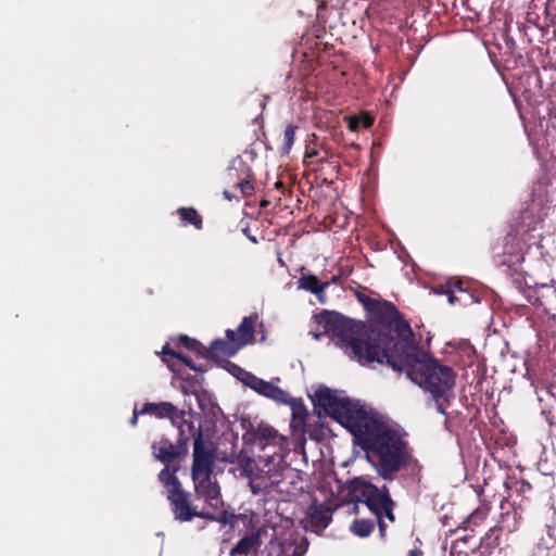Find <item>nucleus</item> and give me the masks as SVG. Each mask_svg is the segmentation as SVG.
<instances>
[{"mask_svg":"<svg viewBox=\"0 0 556 556\" xmlns=\"http://www.w3.org/2000/svg\"><path fill=\"white\" fill-rule=\"evenodd\" d=\"M173 426L176 427L178 430V434L176 438L177 447L182 450L184 452H186V454L188 455L189 441L191 438H193V442H194L198 434L199 433L202 434L201 427H199L197 429L193 421L187 420L185 418V416L181 418H178L176 424Z\"/></svg>","mask_w":556,"mask_h":556,"instance_id":"15","label":"nucleus"},{"mask_svg":"<svg viewBox=\"0 0 556 556\" xmlns=\"http://www.w3.org/2000/svg\"><path fill=\"white\" fill-rule=\"evenodd\" d=\"M357 300L363 304L364 308L368 314L372 311V308L379 301L363 293H357Z\"/></svg>","mask_w":556,"mask_h":556,"instance_id":"32","label":"nucleus"},{"mask_svg":"<svg viewBox=\"0 0 556 556\" xmlns=\"http://www.w3.org/2000/svg\"><path fill=\"white\" fill-rule=\"evenodd\" d=\"M153 457L164 464V468H168L169 472H177L180 470L179 460L187 456L186 452L177 447V443H173L169 438L161 435L151 445Z\"/></svg>","mask_w":556,"mask_h":556,"instance_id":"10","label":"nucleus"},{"mask_svg":"<svg viewBox=\"0 0 556 556\" xmlns=\"http://www.w3.org/2000/svg\"><path fill=\"white\" fill-rule=\"evenodd\" d=\"M276 188H282L283 187V184L281 181H277L275 184Z\"/></svg>","mask_w":556,"mask_h":556,"instance_id":"43","label":"nucleus"},{"mask_svg":"<svg viewBox=\"0 0 556 556\" xmlns=\"http://www.w3.org/2000/svg\"><path fill=\"white\" fill-rule=\"evenodd\" d=\"M140 414L154 415L157 418H169L172 425H175L178 418L186 415L185 410L178 409L169 402L146 403L142 406Z\"/></svg>","mask_w":556,"mask_h":556,"instance_id":"14","label":"nucleus"},{"mask_svg":"<svg viewBox=\"0 0 556 556\" xmlns=\"http://www.w3.org/2000/svg\"><path fill=\"white\" fill-rule=\"evenodd\" d=\"M517 485H518L517 492L521 495L530 492L532 489V485L528 481H525V480L517 482Z\"/></svg>","mask_w":556,"mask_h":556,"instance_id":"35","label":"nucleus"},{"mask_svg":"<svg viewBox=\"0 0 556 556\" xmlns=\"http://www.w3.org/2000/svg\"><path fill=\"white\" fill-rule=\"evenodd\" d=\"M433 400L435 401L437 410L442 415H446V407H445L444 403H448L447 395H445V397H439V399L433 397Z\"/></svg>","mask_w":556,"mask_h":556,"instance_id":"34","label":"nucleus"},{"mask_svg":"<svg viewBox=\"0 0 556 556\" xmlns=\"http://www.w3.org/2000/svg\"><path fill=\"white\" fill-rule=\"evenodd\" d=\"M177 345L184 346L185 349L194 352L199 356L204 358L205 346L194 338H190L186 334H180L177 338Z\"/></svg>","mask_w":556,"mask_h":556,"instance_id":"24","label":"nucleus"},{"mask_svg":"<svg viewBox=\"0 0 556 556\" xmlns=\"http://www.w3.org/2000/svg\"><path fill=\"white\" fill-rule=\"evenodd\" d=\"M140 414V412L138 413L136 409L134 410V414H132V417L130 419V424L132 426H136L137 425V421H138V415Z\"/></svg>","mask_w":556,"mask_h":556,"instance_id":"38","label":"nucleus"},{"mask_svg":"<svg viewBox=\"0 0 556 556\" xmlns=\"http://www.w3.org/2000/svg\"><path fill=\"white\" fill-rule=\"evenodd\" d=\"M157 479L166 489L167 500L176 520L180 522H187L191 521L194 517L212 521L222 520L220 516L213 514L211 510H197V508L192 505L190 498L191 494L184 490L177 475L169 472L168 468H163L159 472Z\"/></svg>","mask_w":556,"mask_h":556,"instance_id":"6","label":"nucleus"},{"mask_svg":"<svg viewBox=\"0 0 556 556\" xmlns=\"http://www.w3.org/2000/svg\"><path fill=\"white\" fill-rule=\"evenodd\" d=\"M319 323L324 331L336 339L337 344L358 363L384 364L390 353L387 346L391 339L383 333L376 329H367L364 323L354 321L337 312L324 311Z\"/></svg>","mask_w":556,"mask_h":556,"instance_id":"3","label":"nucleus"},{"mask_svg":"<svg viewBox=\"0 0 556 556\" xmlns=\"http://www.w3.org/2000/svg\"><path fill=\"white\" fill-rule=\"evenodd\" d=\"M384 363L392 369L405 371L407 377L432 397H445L454 388L456 372L447 365L424 352L413 340H401L392 345Z\"/></svg>","mask_w":556,"mask_h":556,"instance_id":"2","label":"nucleus"},{"mask_svg":"<svg viewBox=\"0 0 556 556\" xmlns=\"http://www.w3.org/2000/svg\"><path fill=\"white\" fill-rule=\"evenodd\" d=\"M291 406L292 410V426L293 427H303L306 424V419L308 417V413L306 406L304 405L301 399H292L289 395V402L287 403Z\"/></svg>","mask_w":556,"mask_h":556,"instance_id":"19","label":"nucleus"},{"mask_svg":"<svg viewBox=\"0 0 556 556\" xmlns=\"http://www.w3.org/2000/svg\"><path fill=\"white\" fill-rule=\"evenodd\" d=\"M240 381L245 386L255 391L256 393L274 400L277 403H288L289 402V393L280 389L279 387L273 384L269 381H265L254 374L241 370Z\"/></svg>","mask_w":556,"mask_h":556,"instance_id":"11","label":"nucleus"},{"mask_svg":"<svg viewBox=\"0 0 556 556\" xmlns=\"http://www.w3.org/2000/svg\"><path fill=\"white\" fill-rule=\"evenodd\" d=\"M370 326L367 329H376L390 338L388 349L395 353L393 344L401 340H413V331L409 324L403 319L396 306L386 300H379L372 311L368 314Z\"/></svg>","mask_w":556,"mask_h":556,"instance_id":"7","label":"nucleus"},{"mask_svg":"<svg viewBox=\"0 0 556 556\" xmlns=\"http://www.w3.org/2000/svg\"><path fill=\"white\" fill-rule=\"evenodd\" d=\"M375 118L368 113L362 115H353L348 117V127L351 131H358L363 128H370L374 125Z\"/></svg>","mask_w":556,"mask_h":556,"instance_id":"23","label":"nucleus"},{"mask_svg":"<svg viewBox=\"0 0 556 556\" xmlns=\"http://www.w3.org/2000/svg\"><path fill=\"white\" fill-rule=\"evenodd\" d=\"M332 510L325 504L314 502L307 509L305 529L320 534L330 523Z\"/></svg>","mask_w":556,"mask_h":556,"instance_id":"13","label":"nucleus"},{"mask_svg":"<svg viewBox=\"0 0 556 556\" xmlns=\"http://www.w3.org/2000/svg\"><path fill=\"white\" fill-rule=\"evenodd\" d=\"M261 545V538L257 532L245 535L239 540L230 549L229 556H248L253 549Z\"/></svg>","mask_w":556,"mask_h":556,"instance_id":"18","label":"nucleus"},{"mask_svg":"<svg viewBox=\"0 0 556 556\" xmlns=\"http://www.w3.org/2000/svg\"><path fill=\"white\" fill-rule=\"evenodd\" d=\"M525 296L531 305L535 306L536 308H540V287L529 288L525 292Z\"/></svg>","mask_w":556,"mask_h":556,"instance_id":"30","label":"nucleus"},{"mask_svg":"<svg viewBox=\"0 0 556 556\" xmlns=\"http://www.w3.org/2000/svg\"><path fill=\"white\" fill-rule=\"evenodd\" d=\"M257 319V314H252L242 318L240 325L235 331V341L240 349L254 342V331Z\"/></svg>","mask_w":556,"mask_h":556,"instance_id":"17","label":"nucleus"},{"mask_svg":"<svg viewBox=\"0 0 556 556\" xmlns=\"http://www.w3.org/2000/svg\"><path fill=\"white\" fill-rule=\"evenodd\" d=\"M177 214L179 215L180 219L185 224H190L195 229H199V230L202 229V227H203L202 216L198 213V211L194 207H192V206L179 207L177 210Z\"/></svg>","mask_w":556,"mask_h":556,"instance_id":"21","label":"nucleus"},{"mask_svg":"<svg viewBox=\"0 0 556 556\" xmlns=\"http://www.w3.org/2000/svg\"><path fill=\"white\" fill-rule=\"evenodd\" d=\"M348 498L353 503H363L375 515L379 528V534L382 540L387 536V523L395 521L394 508L396 503L392 500L389 489L383 485L378 488L363 477H355L348 481L345 485Z\"/></svg>","mask_w":556,"mask_h":556,"instance_id":"5","label":"nucleus"},{"mask_svg":"<svg viewBox=\"0 0 556 556\" xmlns=\"http://www.w3.org/2000/svg\"><path fill=\"white\" fill-rule=\"evenodd\" d=\"M456 291L459 293H467V291L463 288V282L459 280L450 282L441 289V293L447 295V300L451 305H454L460 301V299L455 294Z\"/></svg>","mask_w":556,"mask_h":556,"instance_id":"25","label":"nucleus"},{"mask_svg":"<svg viewBox=\"0 0 556 556\" xmlns=\"http://www.w3.org/2000/svg\"><path fill=\"white\" fill-rule=\"evenodd\" d=\"M224 179L229 187L239 189L243 198L250 197L254 192L253 170L240 156L231 161Z\"/></svg>","mask_w":556,"mask_h":556,"instance_id":"8","label":"nucleus"},{"mask_svg":"<svg viewBox=\"0 0 556 556\" xmlns=\"http://www.w3.org/2000/svg\"><path fill=\"white\" fill-rule=\"evenodd\" d=\"M175 358L182 362L186 366H188L190 369H192L194 371H198V372L205 371L204 368L197 366L189 356H187L182 353L178 352Z\"/></svg>","mask_w":556,"mask_h":556,"instance_id":"33","label":"nucleus"},{"mask_svg":"<svg viewBox=\"0 0 556 556\" xmlns=\"http://www.w3.org/2000/svg\"><path fill=\"white\" fill-rule=\"evenodd\" d=\"M328 281L330 285H337L340 281V276H332Z\"/></svg>","mask_w":556,"mask_h":556,"instance_id":"41","label":"nucleus"},{"mask_svg":"<svg viewBox=\"0 0 556 556\" xmlns=\"http://www.w3.org/2000/svg\"><path fill=\"white\" fill-rule=\"evenodd\" d=\"M307 546H308V541L307 539H303L301 544L299 546L295 547L294 549V555H300L302 553H305L306 549H307Z\"/></svg>","mask_w":556,"mask_h":556,"instance_id":"36","label":"nucleus"},{"mask_svg":"<svg viewBox=\"0 0 556 556\" xmlns=\"http://www.w3.org/2000/svg\"><path fill=\"white\" fill-rule=\"evenodd\" d=\"M301 268V277L298 280V289H302L315 294L319 301H323L326 289L330 286L329 281H321L317 276L311 273H304Z\"/></svg>","mask_w":556,"mask_h":556,"instance_id":"16","label":"nucleus"},{"mask_svg":"<svg viewBox=\"0 0 556 556\" xmlns=\"http://www.w3.org/2000/svg\"><path fill=\"white\" fill-rule=\"evenodd\" d=\"M314 405L346 428L354 441L367 454L377 459V471L384 480L405 467L409 459L406 443L372 410H367L359 401L339 396L324 387L315 391Z\"/></svg>","mask_w":556,"mask_h":556,"instance_id":"1","label":"nucleus"},{"mask_svg":"<svg viewBox=\"0 0 556 556\" xmlns=\"http://www.w3.org/2000/svg\"><path fill=\"white\" fill-rule=\"evenodd\" d=\"M215 459V448L210 442L203 440V434L199 433L193 444L191 465L194 492L205 502L207 510L220 516V522H227L220 486L213 476Z\"/></svg>","mask_w":556,"mask_h":556,"instance_id":"4","label":"nucleus"},{"mask_svg":"<svg viewBox=\"0 0 556 556\" xmlns=\"http://www.w3.org/2000/svg\"><path fill=\"white\" fill-rule=\"evenodd\" d=\"M231 374L238 379L240 380V377H241V370H244L243 368H241L240 366L236 365V364H231Z\"/></svg>","mask_w":556,"mask_h":556,"instance_id":"37","label":"nucleus"},{"mask_svg":"<svg viewBox=\"0 0 556 556\" xmlns=\"http://www.w3.org/2000/svg\"><path fill=\"white\" fill-rule=\"evenodd\" d=\"M540 308L546 314L556 311V289L552 286H540Z\"/></svg>","mask_w":556,"mask_h":556,"instance_id":"20","label":"nucleus"},{"mask_svg":"<svg viewBox=\"0 0 556 556\" xmlns=\"http://www.w3.org/2000/svg\"><path fill=\"white\" fill-rule=\"evenodd\" d=\"M319 151H320V155L317 159V163H320V164L329 161V159H331L333 155L331 148L325 140H321Z\"/></svg>","mask_w":556,"mask_h":556,"instance_id":"31","label":"nucleus"},{"mask_svg":"<svg viewBox=\"0 0 556 556\" xmlns=\"http://www.w3.org/2000/svg\"><path fill=\"white\" fill-rule=\"evenodd\" d=\"M296 129H298V126L293 125V124H289L286 127L285 132H283L282 144L280 147L281 154H288L291 151L292 146L294 143Z\"/></svg>","mask_w":556,"mask_h":556,"instance_id":"27","label":"nucleus"},{"mask_svg":"<svg viewBox=\"0 0 556 556\" xmlns=\"http://www.w3.org/2000/svg\"><path fill=\"white\" fill-rule=\"evenodd\" d=\"M351 532L359 538H367L369 536L374 529H375V522L370 519H355L351 527Z\"/></svg>","mask_w":556,"mask_h":556,"instance_id":"22","label":"nucleus"},{"mask_svg":"<svg viewBox=\"0 0 556 556\" xmlns=\"http://www.w3.org/2000/svg\"><path fill=\"white\" fill-rule=\"evenodd\" d=\"M223 194L228 201H231L232 199H238L236 195H232L227 189L224 190Z\"/></svg>","mask_w":556,"mask_h":556,"instance_id":"39","label":"nucleus"},{"mask_svg":"<svg viewBox=\"0 0 556 556\" xmlns=\"http://www.w3.org/2000/svg\"><path fill=\"white\" fill-rule=\"evenodd\" d=\"M320 143L318 136L316 134H311L305 144L304 160L306 159H315L317 161L320 155Z\"/></svg>","mask_w":556,"mask_h":556,"instance_id":"26","label":"nucleus"},{"mask_svg":"<svg viewBox=\"0 0 556 556\" xmlns=\"http://www.w3.org/2000/svg\"><path fill=\"white\" fill-rule=\"evenodd\" d=\"M422 555V552L418 548H414L412 551H409V554L408 556H421Z\"/></svg>","mask_w":556,"mask_h":556,"instance_id":"40","label":"nucleus"},{"mask_svg":"<svg viewBox=\"0 0 556 556\" xmlns=\"http://www.w3.org/2000/svg\"><path fill=\"white\" fill-rule=\"evenodd\" d=\"M268 204H269V201H267V200H263V201L261 202V206H262V207H266Z\"/></svg>","mask_w":556,"mask_h":556,"instance_id":"42","label":"nucleus"},{"mask_svg":"<svg viewBox=\"0 0 556 556\" xmlns=\"http://www.w3.org/2000/svg\"><path fill=\"white\" fill-rule=\"evenodd\" d=\"M226 339H215L210 346H205L204 358L217 362L224 357L235 356L240 348L235 341V330L225 331Z\"/></svg>","mask_w":556,"mask_h":556,"instance_id":"12","label":"nucleus"},{"mask_svg":"<svg viewBox=\"0 0 556 556\" xmlns=\"http://www.w3.org/2000/svg\"><path fill=\"white\" fill-rule=\"evenodd\" d=\"M243 439L252 445L258 447L261 451L270 448L271 452L266 454L268 458L277 455L278 450H280L283 443L282 435H280L275 428L263 422L257 425V427H252L249 431H247Z\"/></svg>","mask_w":556,"mask_h":556,"instance_id":"9","label":"nucleus"},{"mask_svg":"<svg viewBox=\"0 0 556 556\" xmlns=\"http://www.w3.org/2000/svg\"><path fill=\"white\" fill-rule=\"evenodd\" d=\"M489 507L481 506L478 507L475 511H472L464 521L465 529H470L472 526L480 525L488 516Z\"/></svg>","mask_w":556,"mask_h":556,"instance_id":"28","label":"nucleus"},{"mask_svg":"<svg viewBox=\"0 0 556 556\" xmlns=\"http://www.w3.org/2000/svg\"><path fill=\"white\" fill-rule=\"evenodd\" d=\"M178 352L174 351L168 343H166L162 349L163 358L162 361L167 365V367L175 371V364L168 358H175Z\"/></svg>","mask_w":556,"mask_h":556,"instance_id":"29","label":"nucleus"}]
</instances>
